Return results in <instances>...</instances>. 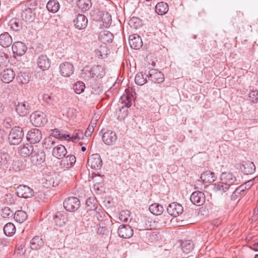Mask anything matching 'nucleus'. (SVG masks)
Instances as JSON below:
<instances>
[{
	"label": "nucleus",
	"mask_w": 258,
	"mask_h": 258,
	"mask_svg": "<svg viewBox=\"0 0 258 258\" xmlns=\"http://www.w3.org/2000/svg\"><path fill=\"white\" fill-rule=\"evenodd\" d=\"M129 44L131 48L139 49L143 46V42L139 35L133 34L129 36Z\"/></svg>",
	"instance_id": "17"
},
{
	"label": "nucleus",
	"mask_w": 258,
	"mask_h": 258,
	"mask_svg": "<svg viewBox=\"0 0 258 258\" xmlns=\"http://www.w3.org/2000/svg\"><path fill=\"white\" fill-rule=\"evenodd\" d=\"M181 247L184 252L188 253L193 249L194 243L191 240H185L181 243Z\"/></svg>",
	"instance_id": "40"
},
{
	"label": "nucleus",
	"mask_w": 258,
	"mask_h": 258,
	"mask_svg": "<svg viewBox=\"0 0 258 258\" xmlns=\"http://www.w3.org/2000/svg\"><path fill=\"white\" fill-rule=\"evenodd\" d=\"M30 107L27 102H18L16 105V111L20 116H25L29 113Z\"/></svg>",
	"instance_id": "12"
},
{
	"label": "nucleus",
	"mask_w": 258,
	"mask_h": 258,
	"mask_svg": "<svg viewBox=\"0 0 258 258\" xmlns=\"http://www.w3.org/2000/svg\"><path fill=\"white\" fill-rule=\"evenodd\" d=\"M67 153L65 147L63 145H58L53 149L52 155L58 158L61 159L63 158Z\"/></svg>",
	"instance_id": "23"
},
{
	"label": "nucleus",
	"mask_w": 258,
	"mask_h": 258,
	"mask_svg": "<svg viewBox=\"0 0 258 258\" xmlns=\"http://www.w3.org/2000/svg\"><path fill=\"white\" fill-rule=\"evenodd\" d=\"M43 100L48 104L54 105V98L48 94H45L43 95Z\"/></svg>",
	"instance_id": "52"
},
{
	"label": "nucleus",
	"mask_w": 258,
	"mask_h": 258,
	"mask_svg": "<svg viewBox=\"0 0 258 258\" xmlns=\"http://www.w3.org/2000/svg\"><path fill=\"white\" fill-rule=\"evenodd\" d=\"M102 138L106 145H112L115 143L117 136L114 132L108 131L103 134Z\"/></svg>",
	"instance_id": "16"
},
{
	"label": "nucleus",
	"mask_w": 258,
	"mask_h": 258,
	"mask_svg": "<svg viewBox=\"0 0 258 258\" xmlns=\"http://www.w3.org/2000/svg\"><path fill=\"white\" fill-rule=\"evenodd\" d=\"M97 119L94 120V121L92 120L91 121V124L89 125L88 127L87 128V130L86 131L84 135L86 137H89L91 135L92 132L94 131V127L96 124V121Z\"/></svg>",
	"instance_id": "48"
},
{
	"label": "nucleus",
	"mask_w": 258,
	"mask_h": 258,
	"mask_svg": "<svg viewBox=\"0 0 258 258\" xmlns=\"http://www.w3.org/2000/svg\"><path fill=\"white\" fill-rule=\"evenodd\" d=\"M99 38L103 43L111 42L113 39V35L109 31L105 30L100 33Z\"/></svg>",
	"instance_id": "31"
},
{
	"label": "nucleus",
	"mask_w": 258,
	"mask_h": 258,
	"mask_svg": "<svg viewBox=\"0 0 258 258\" xmlns=\"http://www.w3.org/2000/svg\"><path fill=\"white\" fill-rule=\"evenodd\" d=\"M148 76L147 75L146 77H145L143 73H139L135 77V82L138 85H143L147 82V77Z\"/></svg>",
	"instance_id": "42"
},
{
	"label": "nucleus",
	"mask_w": 258,
	"mask_h": 258,
	"mask_svg": "<svg viewBox=\"0 0 258 258\" xmlns=\"http://www.w3.org/2000/svg\"><path fill=\"white\" fill-rule=\"evenodd\" d=\"M149 211L155 215H160L162 214L163 207L158 203H154L150 206Z\"/></svg>",
	"instance_id": "34"
},
{
	"label": "nucleus",
	"mask_w": 258,
	"mask_h": 258,
	"mask_svg": "<svg viewBox=\"0 0 258 258\" xmlns=\"http://www.w3.org/2000/svg\"><path fill=\"white\" fill-rule=\"evenodd\" d=\"M74 23L76 28L80 30L83 29L87 25L88 19L85 15L79 14L76 18L74 20Z\"/></svg>",
	"instance_id": "19"
},
{
	"label": "nucleus",
	"mask_w": 258,
	"mask_h": 258,
	"mask_svg": "<svg viewBox=\"0 0 258 258\" xmlns=\"http://www.w3.org/2000/svg\"><path fill=\"white\" fill-rule=\"evenodd\" d=\"M254 258H258V254L255 255Z\"/></svg>",
	"instance_id": "61"
},
{
	"label": "nucleus",
	"mask_w": 258,
	"mask_h": 258,
	"mask_svg": "<svg viewBox=\"0 0 258 258\" xmlns=\"http://www.w3.org/2000/svg\"><path fill=\"white\" fill-rule=\"evenodd\" d=\"M18 80L22 83L25 84L28 83L30 81V78L26 73L21 74L18 76Z\"/></svg>",
	"instance_id": "51"
},
{
	"label": "nucleus",
	"mask_w": 258,
	"mask_h": 258,
	"mask_svg": "<svg viewBox=\"0 0 258 258\" xmlns=\"http://www.w3.org/2000/svg\"><path fill=\"white\" fill-rule=\"evenodd\" d=\"M252 184V180H249L246 183H245V184H247L248 186H250Z\"/></svg>",
	"instance_id": "59"
},
{
	"label": "nucleus",
	"mask_w": 258,
	"mask_h": 258,
	"mask_svg": "<svg viewBox=\"0 0 258 258\" xmlns=\"http://www.w3.org/2000/svg\"><path fill=\"white\" fill-rule=\"evenodd\" d=\"M9 26L14 31H18L22 29L26 25L22 22V20L18 18H13L9 22Z\"/></svg>",
	"instance_id": "28"
},
{
	"label": "nucleus",
	"mask_w": 258,
	"mask_h": 258,
	"mask_svg": "<svg viewBox=\"0 0 258 258\" xmlns=\"http://www.w3.org/2000/svg\"><path fill=\"white\" fill-rule=\"evenodd\" d=\"M51 136L61 140H70L71 139V136L70 135L63 134L57 129L52 130Z\"/></svg>",
	"instance_id": "36"
},
{
	"label": "nucleus",
	"mask_w": 258,
	"mask_h": 258,
	"mask_svg": "<svg viewBox=\"0 0 258 258\" xmlns=\"http://www.w3.org/2000/svg\"><path fill=\"white\" fill-rule=\"evenodd\" d=\"M205 200L204 193L200 191L192 192L190 197L191 203L198 206L203 205L205 202Z\"/></svg>",
	"instance_id": "10"
},
{
	"label": "nucleus",
	"mask_w": 258,
	"mask_h": 258,
	"mask_svg": "<svg viewBox=\"0 0 258 258\" xmlns=\"http://www.w3.org/2000/svg\"><path fill=\"white\" fill-rule=\"evenodd\" d=\"M168 11V5L164 2L158 3L155 7L156 12L160 15L165 14Z\"/></svg>",
	"instance_id": "33"
},
{
	"label": "nucleus",
	"mask_w": 258,
	"mask_h": 258,
	"mask_svg": "<svg viewBox=\"0 0 258 258\" xmlns=\"http://www.w3.org/2000/svg\"><path fill=\"white\" fill-rule=\"evenodd\" d=\"M94 189L96 192H97L98 194H100L103 191L104 188L101 183L97 182L94 184Z\"/></svg>",
	"instance_id": "54"
},
{
	"label": "nucleus",
	"mask_w": 258,
	"mask_h": 258,
	"mask_svg": "<svg viewBox=\"0 0 258 258\" xmlns=\"http://www.w3.org/2000/svg\"><path fill=\"white\" fill-rule=\"evenodd\" d=\"M84 135L82 131H75L72 137H71V139L70 140H72L74 142H77V140H78V141H79L80 140L83 139Z\"/></svg>",
	"instance_id": "46"
},
{
	"label": "nucleus",
	"mask_w": 258,
	"mask_h": 258,
	"mask_svg": "<svg viewBox=\"0 0 258 258\" xmlns=\"http://www.w3.org/2000/svg\"><path fill=\"white\" fill-rule=\"evenodd\" d=\"M24 136L23 129L19 126L13 128L9 135V141L11 145L20 144Z\"/></svg>",
	"instance_id": "3"
},
{
	"label": "nucleus",
	"mask_w": 258,
	"mask_h": 258,
	"mask_svg": "<svg viewBox=\"0 0 258 258\" xmlns=\"http://www.w3.org/2000/svg\"><path fill=\"white\" fill-rule=\"evenodd\" d=\"M243 171L246 174H250L254 172L255 167L253 162L250 161L246 162L243 164Z\"/></svg>",
	"instance_id": "37"
},
{
	"label": "nucleus",
	"mask_w": 258,
	"mask_h": 258,
	"mask_svg": "<svg viewBox=\"0 0 258 258\" xmlns=\"http://www.w3.org/2000/svg\"><path fill=\"white\" fill-rule=\"evenodd\" d=\"M35 17V13L31 8H25L23 10L21 13L22 20L26 23H30L32 22L34 20Z\"/></svg>",
	"instance_id": "14"
},
{
	"label": "nucleus",
	"mask_w": 258,
	"mask_h": 258,
	"mask_svg": "<svg viewBox=\"0 0 258 258\" xmlns=\"http://www.w3.org/2000/svg\"><path fill=\"white\" fill-rule=\"evenodd\" d=\"M30 120L32 124L36 126H43L47 122L46 115L41 111H35L30 115Z\"/></svg>",
	"instance_id": "5"
},
{
	"label": "nucleus",
	"mask_w": 258,
	"mask_h": 258,
	"mask_svg": "<svg viewBox=\"0 0 258 258\" xmlns=\"http://www.w3.org/2000/svg\"><path fill=\"white\" fill-rule=\"evenodd\" d=\"M54 144L55 142L52 140V138L48 137L44 139L43 141V147L46 149H50L53 147Z\"/></svg>",
	"instance_id": "47"
},
{
	"label": "nucleus",
	"mask_w": 258,
	"mask_h": 258,
	"mask_svg": "<svg viewBox=\"0 0 258 258\" xmlns=\"http://www.w3.org/2000/svg\"><path fill=\"white\" fill-rule=\"evenodd\" d=\"M4 232L7 236H12L16 232L15 225L12 223H8L4 227Z\"/></svg>",
	"instance_id": "38"
},
{
	"label": "nucleus",
	"mask_w": 258,
	"mask_h": 258,
	"mask_svg": "<svg viewBox=\"0 0 258 258\" xmlns=\"http://www.w3.org/2000/svg\"><path fill=\"white\" fill-rule=\"evenodd\" d=\"M41 132L37 128H33L29 131L27 135V140L31 144L39 143L42 139Z\"/></svg>",
	"instance_id": "6"
},
{
	"label": "nucleus",
	"mask_w": 258,
	"mask_h": 258,
	"mask_svg": "<svg viewBox=\"0 0 258 258\" xmlns=\"http://www.w3.org/2000/svg\"><path fill=\"white\" fill-rule=\"evenodd\" d=\"M76 161L75 156L68 155L61 161V165L64 168H69L74 166Z\"/></svg>",
	"instance_id": "29"
},
{
	"label": "nucleus",
	"mask_w": 258,
	"mask_h": 258,
	"mask_svg": "<svg viewBox=\"0 0 258 258\" xmlns=\"http://www.w3.org/2000/svg\"><path fill=\"white\" fill-rule=\"evenodd\" d=\"M81 150L83 152H85L86 150V148L85 147H82Z\"/></svg>",
	"instance_id": "60"
},
{
	"label": "nucleus",
	"mask_w": 258,
	"mask_h": 258,
	"mask_svg": "<svg viewBox=\"0 0 258 258\" xmlns=\"http://www.w3.org/2000/svg\"><path fill=\"white\" fill-rule=\"evenodd\" d=\"M128 24L131 27L137 29L141 26L142 22L139 18L133 17L130 20Z\"/></svg>",
	"instance_id": "44"
},
{
	"label": "nucleus",
	"mask_w": 258,
	"mask_h": 258,
	"mask_svg": "<svg viewBox=\"0 0 258 258\" xmlns=\"http://www.w3.org/2000/svg\"><path fill=\"white\" fill-rule=\"evenodd\" d=\"M100 49H105V47H101Z\"/></svg>",
	"instance_id": "62"
},
{
	"label": "nucleus",
	"mask_w": 258,
	"mask_h": 258,
	"mask_svg": "<svg viewBox=\"0 0 258 258\" xmlns=\"http://www.w3.org/2000/svg\"><path fill=\"white\" fill-rule=\"evenodd\" d=\"M130 216V212L129 211H122L120 213L119 219L122 222H126Z\"/></svg>",
	"instance_id": "49"
},
{
	"label": "nucleus",
	"mask_w": 258,
	"mask_h": 258,
	"mask_svg": "<svg viewBox=\"0 0 258 258\" xmlns=\"http://www.w3.org/2000/svg\"><path fill=\"white\" fill-rule=\"evenodd\" d=\"M67 221V216L60 212H58L53 217V222L57 226H63L66 224Z\"/></svg>",
	"instance_id": "24"
},
{
	"label": "nucleus",
	"mask_w": 258,
	"mask_h": 258,
	"mask_svg": "<svg viewBox=\"0 0 258 258\" xmlns=\"http://www.w3.org/2000/svg\"><path fill=\"white\" fill-rule=\"evenodd\" d=\"M80 204V200L74 197H70L66 199L63 203L64 208L70 212L77 210L79 208Z\"/></svg>",
	"instance_id": "4"
},
{
	"label": "nucleus",
	"mask_w": 258,
	"mask_h": 258,
	"mask_svg": "<svg viewBox=\"0 0 258 258\" xmlns=\"http://www.w3.org/2000/svg\"><path fill=\"white\" fill-rule=\"evenodd\" d=\"M85 88V84L83 82H77L73 87V89L75 92L78 94L82 93Z\"/></svg>",
	"instance_id": "43"
},
{
	"label": "nucleus",
	"mask_w": 258,
	"mask_h": 258,
	"mask_svg": "<svg viewBox=\"0 0 258 258\" xmlns=\"http://www.w3.org/2000/svg\"><path fill=\"white\" fill-rule=\"evenodd\" d=\"M167 211L171 216L177 217L182 213L183 208L180 204L173 202L168 205Z\"/></svg>",
	"instance_id": "9"
},
{
	"label": "nucleus",
	"mask_w": 258,
	"mask_h": 258,
	"mask_svg": "<svg viewBox=\"0 0 258 258\" xmlns=\"http://www.w3.org/2000/svg\"><path fill=\"white\" fill-rule=\"evenodd\" d=\"M77 5L82 11L85 12L91 7L92 3L91 0H78Z\"/></svg>",
	"instance_id": "39"
},
{
	"label": "nucleus",
	"mask_w": 258,
	"mask_h": 258,
	"mask_svg": "<svg viewBox=\"0 0 258 258\" xmlns=\"http://www.w3.org/2000/svg\"><path fill=\"white\" fill-rule=\"evenodd\" d=\"M17 194L19 197L23 198H30L34 196L32 189L25 185H20L16 189Z\"/></svg>",
	"instance_id": "8"
},
{
	"label": "nucleus",
	"mask_w": 258,
	"mask_h": 258,
	"mask_svg": "<svg viewBox=\"0 0 258 258\" xmlns=\"http://www.w3.org/2000/svg\"><path fill=\"white\" fill-rule=\"evenodd\" d=\"M105 75V72L104 68L100 65L94 66L92 67L86 66L82 71V77L86 80L91 79H100Z\"/></svg>",
	"instance_id": "2"
},
{
	"label": "nucleus",
	"mask_w": 258,
	"mask_h": 258,
	"mask_svg": "<svg viewBox=\"0 0 258 258\" xmlns=\"http://www.w3.org/2000/svg\"><path fill=\"white\" fill-rule=\"evenodd\" d=\"M244 189L243 188V186L242 185L239 186L237 187H235L233 190L234 192L232 194H241L242 192H244Z\"/></svg>",
	"instance_id": "56"
},
{
	"label": "nucleus",
	"mask_w": 258,
	"mask_h": 258,
	"mask_svg": "<svg viewBox=\"0 0 258 258\" xmlns=\"http://www.w3.org/2000/svg\"><path fill=\"white\" fill-rule=\"evenodd\" d=\"M251 248L254 251H258V242L253 244L251 246Z\"/></svg>",
	"instance_id": "58"
},
{
	"label": "nucleus",
	"mask_w": 258,
	"mask_h": 258,
	"mask_svg": "<svg viewBox=\"0 0 258 258\" xmlns=\"http://www.w3.org/2000/svg\"><path fill=\"white\" fill-rule=\"evenodd\" d=\"M14 218L16 222L22 223L27 218V214L24 211L18 210L15 212Z\"/></svg>",
	"instance_id": "35"
},
{
	"label": "nucleus",
	"mask_w": 258,
	"mask_h": 258,
	"mask_svg": "<svg viewBox=\"0 0 258 258\" xmlns=\"http://www.w3.org/2000/svg\"><path fill=\"white\" fill-rule=\"evenodd\" d=\"M13 215V213L12 212V211L10 210V208L7 207V208H5L3 211H2V216L4 217V218H7V217H12Z\"/></svg>",
	"instance_id": "53"
},
{
	"label": "nucleus",
	"mask_w": 258,
	"mask_h": 258,
	"mask_svg": "<svg viewBox=\"0 0 258 258\" xmlns=\"http://www.w3.org/2000/svg\"><path fill=\"white\" fill-rule=\"evenodd\" d=\"M250 101L254 103H258V91H252L249 94Z\"/></svg>",
	"instance_id": "50"
},
{
	"label": "nucleus",
	"mask_w": 258,
	"mask_h": 258,
	"mask_svg": "<svg viewBox=\"0 0 258 258\" xmlns=\"http://www.w3.org/2000/svg\"><path fill=\"white\" fill-rule=\"evenodd\" d=\"M38 67L42 70H47L50 66L49 59L45 55H41L37 60Z\"/></svg>",
	"instance_id": "22"
},
{
	"label": "nucleus",
	"mask_w": 258,
	"mask_h": 258,
	"mask_svg": "<svg viewBox=\"0 0 258 258\" xmlns=\"http://www.w3.org/2000/svg\"><path fill=\"white\" fill-rule=\"evenodd\" d=\"M15 74L11 69H6L4 70L1 74L2 81L5 83L11 82L14 79Z\"/></svg>",
	"instance_id": "20"
},
{
	"label": "nucleus",
	"mask_w": 258,
	"mask_h": 258,
	"mask_svg": "<svg viewBox=\"0 0 258 258\" xmlns=\"http://www.w3.org/2000/svg\"><path fill=\"white\" fill-rule=\"evenodd\" d=\"M48 179H46V184L48 186H52L53 187H55L58 185L57 182H55L54 180V178L51 177H48Z\"/></svg>",
	"instance_id": "55"
},
{
	"label": "nucleus",
	"mask_w": 258,
	"mask_h": 258,
	"mask_svg": "<svg viewBox=\"0 0 258 258\" xmlns=\"http://www.w3.org/2000/svg\"><path fill=\"white\" fill-rule=\"evenodd\" d=\"M88 165L95 170L100 169L102 165V161L98 154H94L90 156L88 160Z\"/></svg>",
	"instance_id": "7"
},
{
	"label": "nucleus",
	"mask_w": 258,
	"mask_h": 258,
	"mask_svg": "<svg viewBox=\"0 0 258 258\" xmlns=\"http://www.w3.org/2000/svg\"><path fill=\"white\" fill-rule=\"evenodd\" d=\"M217 177L215 173L211 171H206L201 175V179L203 182L210 183L216 180Z\"/></svg>",
	"instance_id": "27"
},
{
	"label": "nucleus",
	"mask_w": 258,
	"mask_h": 258,
	"mask_svg": "<svg viewBox=\"0 0 258 258\" xmlns=\"http://www.w3.org/2000/svg\"><path fill=\"white\" fill-rule=\"evenodd\" d=\"M221 182L214 185L213 190L216 192L223 194L228 192L229 194L234 192V183L236 181V177L231 173L223 172L220 177Z\"/></svg>",
	"instance_id": "1"
},
{
	"label": "nucleus",
	"mask_w": 258,
	"mask_h": 258,
	"mask_svg": "<svg viewBox=\"0 0 258 258\" xmlns=\"http://www.w3.org/2000/svg\"><path fill=\"white\" fill-rule=\"evenodd\" d=\"M86 204L88 210H95L97 208V205L95 200L93 198H89L87 200Z\"/></svg>",
	"instance_id": "45"
},
{
	"label": "nucleus",
	"mask_w": 258,
	"mask_h": 258,
	"mask_svg": "<svg viewBox=\"0 0 258 258\" xmlns=\"http://www.w3.org/2000/svg\"><path fill=\"white\" fill-rule=\"evenodd\" d=\"M30 244L32 249L38 250L43 246L44 242L40 237L36 236L31 239Z\"/></svg>",
	"instance_id": "26"
},
{
	"label": "nucleus",
	"mask_w": 258,
	"mask_h": 258,
	"mask_svg": "<svg viewBox=\"0 0 258 258\" xmlns=\"http://www.w3.org/2000/svg\"><path fill=\"white\" fill-rule=\"evenodd\" d=\"M106 230L105 227L99 225L97 229V233L100 234H105Z\"/></svg>",
	"instance_id": "57"
},
{
	"label": "nucleus",
	"mask_w": 258,
	"mask_h": 258,
	"mask_svg": "<svg viewBox=\"0 0 258 258\" xmlns=\"http://www.w3.org/2000/svg\"><path fill=\"white\" fill-rule=\"evenodd\" d=\"M150 80L155 83H161L164 80V75L156 70L152 69L149 72Z\"/></svg>",
	"instance_id": "15"
},
{
	"label": "nucleus",
	"mask_w": 258,
	"mask_h": 258,
	"mask_svg": "<svg viewBox=\"0 0 258 258\" xmlns=\"http://www.w3.org/2000/svg\"><path fill=\"white\" fill-rule=\"evenodd\" d=\"M19 152L22 155L24 156H31L33 154H35V150H34V147L29 144H26L23 147H21L19 150Z\"/></svg>",
	"instance_id": "30"
},
{
	"label": "nucleus",
	"mask_w": 258,
	"mask_h": 258,
	"mask_svg": "<svg viewBox=\"0 0 258 258\" xmlns=\"http://www.w3.org/2000/svg\"><path fill=\"white\" fill-rule=\"evenodd\" d=\"M59 7V4L56 0H49L46 5L48 11L53 13H56L58 11Z\"/></svg>",
	"instance_id": "32"
},
{
	"label": "nucleus",
	"mask_w": 258,
	"mask_h": 258,
	"mask_svg": "<svg viewBox=\"0 0 258 258\" xmlns=\"http://www.w3.org/2000/svg\"><path fill=\"white\" fill-rule=\"evenodd\" d=\"M60 73L62 76L69 77L74 72L73 66L68 62L61 63L59 66Z\"/></svg>",
	"instance_id": "18"
},
{
	"label": "nucleus",
	"mask_w": 258,
	"mask_h": 258,
	"mask_svg": "<svg viewBox=\"0 0 258 258\" xmlns=\"http://www.w3.org/2000/svg\"><path fill=\"white\" fill-rule=\"evenodd\" d=\"M12 42V37L8 32H4L0 35V45L3 47H9Z\"/></svg>",
	"instance_id": "21"
},
{
	"label": "nucleus",
	"mask_w": 258,
	"mask_h": 258,
	"mask_svg": "<svg viewBox=\"0 0 258 258\" xmlns=\"http://www.w3.org/2000/svg\"><path fill=\"white\" fill-rule=\"evenodd\" d=\"M118 234L120 237L128 238L133 235V230L128 225H121L118 227Z\"/></svg>",
	"instance_id": "13"
},
{
	"label": "nucleus",
	"mask_w": 258,
	"mask_h": 258,
	"mask_svg": "<svg viewBox=\"0 0 258 258\" xmlns=\"http://www.w3.org/2000/svg\"><path fill=\"white\" fill-rule=\"evenodd\" d=\"M133 96L129 95L126 93L121 96L120 101L125 107L129 108L131 106Z\"/></svg>",
	"instance_id": "41"
},
{
	"label": "nucleus",
	"mask_w": 258,
	"mask_h": 258,
	"mask_svg": "<svg viewBox=\"0 0 258 258\" xmlns=\"http://www.w3.org/2000/svg\"><path fill=\"white\" fill-rule=\"evenodd\" d=\"M32 160L36 164H40L45 161V154L42 150H35V154H33L31 156Z\"/></svg>",
	"instance_id": "25"
},
{
	"label": "nucleus",
	"mask_w": 258,
	"mask_h": 258,
	"mask_svg": "<svg viewBox=\"0 0 258 258\" xmlns=\"http://www.w3.org/2000/svg\"><path fill=\"white\" fill-rule=\"evenodd\" d=\"M12 49L14 54L21 56L25 53L27 47L24 43L17 41L12 45Z\"/></svg>",
	"instance_id": "11"
}]
</instances>
